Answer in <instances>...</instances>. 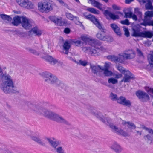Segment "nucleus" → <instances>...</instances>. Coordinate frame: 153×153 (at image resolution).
I'll list each match as a JSON object with an SVG mask.
<instances>
[{"label": "nucleus", "mask_w": 153, "mask_h": 153, "mask_svg": "<svg viewBox=\"0 0 153 153\" xmlns=\"http://www.w3.org/2000/svg\"><path fill=\"white\" fill-rule=\"evenodd\" d=\"M144 16L147 18H151L153 17V11H148L145 13Z\"/></svg>", "instance_id": "36"}, {"label": "nucleus", "mask_w": 153, "mask_h": 153, "mask_svg": "<svg viewBox=\"0 0 153 153\" xmlns=\"http://www.w3.org/2000/svg\"><path fill=\"white\" fill-rule=\"evenodd\" d=\"M139 2L141 5H143L146 2V1L145 0H139Z\"/></svg>", "instance_id": "59"}, {"label": "nucleus", "mask_w": 153, "mask_h": 153, "mask_svg": "<svg viewBox=\"0 0 153 153\" xmlns=\"http://www.w3.org/2000/svg\"><path fill=\"white\" fill-rule=\"evenodd\" d=\"M31 32H33L35 35L40 36L42 33V31L39 29L37 27H35L30 30Z\"/></svg>", "instance_id": "25"}, {"label": "nucleus", "mask_w": 153, "mask_h": 153, "mask_svg": "<svg viewBox=\"0 0 153 153\" xmlns=\"http://www.w3.org/2000/svg\"><path fill=\"white\" fill-rule=\"evenodd\" d=\"M120 23L126 25H129L130 24V23L129 22V20L127 19H126L124 20H122L120 21Z\"/></svg>", "instance_id": "46"}, {"label": "nucleus", "mask_w": 153, "mask_h": 153, "mask_svg": "<svg viewBox=\"0 0 153 153\" xmlns=\"http://www.w3.org/2000/svg\"><path fill=\"white\" fill-rule=\"evenodd\" d=\"M42 75L45 82L53 84L56 86L60 87L62 88H63L64 84L59 80L56 76L53 75L51 73L45 72L43 73Z\"/></svg>", "instance_id": "5"}, {"label": "nucleus", "mask_w": 153, "mask_h": 153, "mask_svg": "<svg viewBox=\"0 0 153 153\" xmlns=\"http://www.w3.org/2000/svg\"><path fill=\"white\" fill-rule=\"evenodd\" d=\"M55 24L59 26H62L64 25V23L62 20V18L61 17H58L56 21L55 22Z\"/></svg>", "instance_id": "33"}, {"label": "nucleus", "mask_w": 153, "mask_h": 153, "mask_svg": "<svg viewBox=\"0 0 153 153\" xmlns=\"http://www.w3.org/2000/svg\"><path fill=\"white\" fill-rule=\"evenodd\" d=\"M58 17L56 16H51L49 17V19L55 23L58 18Z\"/></svg>", "instance_id": "47"}, {"label": "nucleus", "mask_w": 153, "mask_h": 153, "mask_svg": "<svg viewBox=\"0 0 153 153\" xmlns=\"http://www.w3.org/2000/svg\"><path fill=\"white\" fill-rule=\"evenodd\" d=\"M90 1L92 5L95 7L103 11L106 9L105 6L102 4L96 1L95 0H88Z\"/></svg>", "instance_id": "17"}, {"label": "nucleus", "mask_w": 153, "mask_h": 153, "mask_svg": "<svg viewBox=\"0 0 153 153\" xmlns=\"http://www.w3.org/2000/svg\"><path fill=\"white\" fill-rule=\"evenodd\" d=\"M68 59L76 63H77V61L75 60L72 57H68Z\"/></svg>", "instance_id": "61"}, {"label": "nucleus", "mask_w": 153, "mask_h": 153, "mask_svg": "<svg viewBox=\"0 0 153 153\" xmlns=\"http://www.w3.org/2000/svg\"><path fill=\"white\" fill-rule=\"evenodd\" d=\"M136 95L138 97L141 99L143 102H146L149 99L148 95L146 93L140 90L137 91L136 92Z\"/></svg>", "instance_id": "14"}, {"label": "nucleus", "mask_w": 153, "mask_h": 153, "mask_svg": "<svg viewBox=\"0 0 153 153\" xmlns=\"http://www.w3.org/2000/svg\"><path fill=\"white\" fill-rule=\"evenodd\" d=\"M100 30H101L102 32L97 33L96 35L97 38L102 40L107 41L108 37L105 36L104 32V30L102 28Z\"/></svg>", "instance_id": "21"}, {"label": "nucleus", "mask_w": 153, "mask_h": 153, "mask_svg": "<svg viewBox=\"0 0 153 153\" xmlns=\"http://www.w3.org/2000/svg\"><path fill=\"white\" fill-rule=\"evenodd\" d=\"M27 50L30 53L34 54L35 55L38 56L39 55V53L37 52L36 50L30 48H28L27 49Z\"/></svg>", "instance_id": "39"}, {"label": "nucleus", "mask_w": 153, "mask_h": 153, "mask_svg": "<svg viewBox=\"0 0 153 153\" xmlns=\"http://www.w3.org/2000/svg\"><path fill=\"white\" fill-rule=\"evenodd\" d=\"M71 41L70 40H66L63 43V50L65 51L64 53L68 54L69 50L71 46Z\"/></svg>", "instance_id": "19"}, {"label": "nucleus", "mask_w": 153, "mask_h": 153, "mask_svg": "<svg viewBox=\"0 0 153 153\" xmlns=\"http://www.w3.org/2000/svg\"><path fill=\"white\" fill-rule=\"evenodd\" d=\"M117 102L119 104L129 107H130L131 105V103L129 100L126 99L125 97L123 96H120L118 97Z\"/></svg>", "instance_id": "11"}, {"label": "nucleus", "mask_w": 153, "mask_h": 153, "mask_svg": "<svg viewBox=\"0 0 153 153\" xmlns=\"http://www.w3.org/2000/svg\"><path fill=\"white\" fill-rule=\"evenodd\" d=\"M110 148L116 153H120L122 150L120 146L116 142L112 143Z\"/></svg>", "instance_id": "20"}, {"label": "nucleus", "mask_w": 153, "mask_h": 153, "mask_svg": "<svg viewBox=\"0 0 153 153\" xmlns=\"http://www.w3.org/2000/svg\"><path fill=\"white\" fill-rule=\"evenodd\" d=\"M110 97L111 100L113 101H117L118 97L117 94L111 92Z\"/></svg>", "instance_id": "37"}, {"label": "nucleus", "mask_w": 153, "mask_h": 153, "mask_svg": "<svg viewBox=\"0 0 153 153\" xmlns=\"http://www.w3.org/2000/svg\"><path fill=\"white\" fill-rule=\"evenodd\" d=\"M28 107L36 113L39 114H42L45 117L58 122L70 125L69 122L61 116H60L54 112L45 109L38 105L34 104L29 102L28 103Z\"/></svg>", "instance_id": "1"}, {"label": "nucleus", "mask_w": 153, "mask_h": 153, "mask_svg": "<svg viewBox=\"0 0 153 153\" xmlns=\"http://www.w3.org/2000/svg\"><path fill=\"white\" fill-rule=\"evenodd\" d=\"M134 0H125V3L126 4H129Z\"/></svg>", "instance_id": "62"}, {"label": "nucleus", "mask_w": 153, "mask_h": 153, "mask_svg": "<svg viewBox=\"0 0 153 153\" xmlns=\"http://www.w3.org/2000/svg\"><path fill=\"white\" fill-rule=\"evenodd\" d=\"M143 128L147 131L149 133L152 134H153V130L145 126L143 127Z\"/></svg>", "instance_id": "48"}, {"label": "nucleus", "mask_w": 153, "mask_h": 153, "mask_svg": "<svg viewBox=\"0 0 153 153\" xmlns=\"http://www.w3.org/2000/svg\"><path fill=\"white\" fill-rule=\"evenodd\" d=\"M38 9L41 12L47 13L53 9V5L49 1L44 3L39 2L38 4Z\"/></svg>", "instance_id": "8"}, {"label": "nucleus", "mask_w": 153, "mask_h": 153, "mask_svg": "<svg viewBox=\"0 0 153 153\" xmlns=\"http://www.w3.org/2000/svg\"><path fill=\"white\" fill-rule=\"evenodd\" d=\"M55 150L57 153H65L63 148L61 146L58 147Z\"/></svg>", "instance_id": "38"}, {"label": "nucleus", "mask_w": 153, "mask_h": 153, "mask_svg": "<svg viewBox=\"0 0 153 153\" xmlns=\"http://www.w3.org/2000/svg\"><path fill=\"white\" fill-rule=\"evenodd\" d=\"M137 16L138 17V21L139 22H140L142 20V19H143L142 18L143 15L142 13L140 14H139V15H138Z\"/></svg>", "instance_id": "57"}, {"label": "nucleus", "mask_w": 153, "mask_h": 153, "mask_svg": "<svg viewBox=\"0 0 153 153\" xmlns=\"http://www.w3.org/2000/svg\"><path fill=\"white\" fill-rule=\"evenodd\" d=\"M103 14L106 17V19L108 20L111 19L114 20L119 18L118 15H115L108 10H105Z\"/></svg>", "instance_id": "15"}, {"label": "nucleus", "mask_w": 153, "mask_h": 153, "mask_svg": "<svg viewBox=\"0 0 153 153\" xmlns=\"http://www.w3.org/2000/svg\"><path fill=\"white\" fill-rule=\"evenodd\" d=\"M87 10L92 13L95 14H98L100 13V12L98 10L93 8H88L87 9Z\"/></svg>", "instance_id": "32"}, {"label": "nucleus", "mask_w": 153, "mask_h": 153, "mask_svg": "<svg viewBox=\"0 0 153 153\" xmlns=\"http://www.w3.org/2000/svg\"><path fill=\"white\" fill-rule=\"evenodd\" d=\"M71 42L73 43L76 46H78V45L81 44L82 42L81 41L77 40L76 39L72 40H71Z\"/></svg>", "instance_id": "43"}, {"label": "nucleus", "mask_w": 153, "mask_h": 153, "mask_svg": "<svg viewBox=\"0 0 153 153\" xmlns=\"http://www.w3.org/2000/svg\"><path fill=\"white\" fill-rule=\"evenodd\" d=\"M117 68L120 72L124 74V77L121 80V82H128L131 79H134L133 74L129 71H126L124 68L120 65L117 66Z\"/></svg>", "instance_id": "7"}, {"label": "nucleus", "mask_w": 153, "mask_h": 153, "mask_svg": "<svg viewBox=\"0 0 153 153\" xmlns=\"http://www.w3.org/2000/svg\"><path fill=\"white\" fill-rule=\"evenodd\" d=\"M3 82L1 85V88L6 94L15 93L14 89V86L13 82L10 76L8 74H3L2 76Z\"/></svg>", "instance_id": "2"}, {"label": "nucleus", "mask_w": 153, "mask_h": 153, "mask_svg": "<svg viewBox=\"0 0 153 153\" xmlns=\"http://www.w3.org/2000/svg\"><path fill=\"white\" fill-rule=\"evenodd\" d=\"M112 7L113 9L114 10H120L121 9V7L120 6L115 4L112 5Z\"/></svg>", "instance_id": "51"}, {"label": "nucleus", "mask_w": 153, "mask_h": 153, "mask_svg": "<svg viewBox=\"0 0 153 153\" xmlns=\"http://www.w3.org/2000/svg\"><path fill=\"white\" fill-rule=\"evenodd\" d=\"M90 68L92 69V72L95 74L99 76L100 75L102 72V68L99 65H90Z\"/></svg>", "instance_id": "16"}, {"label": "nucleus", "mask_w": 153, "mask_h": 153, "mask_svg": "<svg viewBox=\"0 0 153 153\" xmlns=\"http://www.w3.org/2000/svg\"><path fill=\"white\" fill-rule=\"evenodd\" d=\"M142 13V12L140 11V10L138 8H135L134 9V13L136 14L137 16Z\"/></svg>", "instance_id": "54"}, {"label": "nucleus", "mask_w": 153, "mask_h": 153, "mask_svg": "<svg viewBox=\"0 0 153 153\" xmlns=\"http://www.w3.org/2000/svg\"><path fill=\"white\" fill-rule=\"evenodd\" d=\"M76 63L84 66H86L87 64V62L86 61H83L81 60H79V62H77Z\"/></svg>", "instance_id": "42"}, {"label": "nucleus", "mask_w": 153, "mask_h": 153, "mask_svg": "<svg viewBox=\"0 0 153 153\" xmlns=\"http://www.w3.org/2000/svg\"><path fill=\"white\" fill-rule=\"evenodd\" d=\"M21 24L22 26L26 30L30 29L32 25L31 21L26 16L21 17Z\"/></svg>", "instance_id": "10"}, {"label": "nucleus", "mask_w": 153, "mask_h": 153, "mask_svg": "<svg viewBox=\"0 0 153 153\" xmlns=\"http://www.w3.org/2000/svg\"><path fill=\"white\" fill-rule=\"evenodd\" d=\"M112 29L115 33L117 35L120 36L121 33L120 27L115 24L112 23L110 25Z\"/></svg>", "instance_id": "22"}, {"label": "nucleus", "mask_w": 153, "mask_h": 153, "mask_svg": "<svg viewBox=\"0 0 153 153\" xmlns=\"http://www.w3.org/2000/svg\"><path fill=\"white\" fill-rule=\"evenodd\" d=\"M85 17L86 19L89 20L94 24L99 29L102 28V26L98 20L94 16L90 14L85 15Z\"/></svg>", "instance_id": "13"}, {"label": "nucleus", "mask_w": 153, "mask_h": 153, "mask_svg": "<svg viewBox=\"0 0 153 153\" xmlns=\"http://www.w3.org/2000/svg\"><path fill=\"white\" fill-rule=\"evenodd\" d=\"M148 59L149 61V64L151 67L153 66V51H152L151 54H149L148 56Z\"/></svg>", "instance_id": "29"}, {"label": "nucleus", "mask_w": 153, "mask_h": 153, "mask_svg": "<svg viewBox=\"0 0 153 153\" xmlns=\"http://www.w3.org/2000/svg\"><path fill=\"white\" fill-rule=\"evenodd\" d=\"M91 41V45L92 46L91 47H87L86 50H89V54L91 56H96L99 54L98 51L99 48L98 46L101 45V43L99 41L95 39L90 40Z\"/></svg>", "instance_id": "6"}, {"label": "nucleus", "mask_w": 153, "mask_h": 153, "mask_svg": "<svg viewBox=\"0 0 153 153\" xmlns=\"http://www.w3.org/2000/svg\"><path fill=\"white\" fill-rule=\"evenodd\" d=\"M4 153H12L11 152L7 150H5L4 151Z\"/></svg>", "instance_id": "64"}, {"label": "nucleus", "mask_w": 153, "mask_h": 153, "mask_svg": "<svg viewBox=\"0 0 153 153\" xmlns=\"http://www.w3.org/2000/svg\"><path fill=\"white\" fill-rule=\"evenodd\" d=\"M151 18H147L144 16V18L142 19L143 22L141 23V25L145 26H150Z\"/></svg>", "instance_id": "27"}, {"label": "nucleus", "mask_w": 153, "mask_h": 153, "mask_svg": "<svg viewBox=\"0 0 153 153\" xmlns=\"http://www.w3.org/2000/svg\"><path fill=\"white\" fill-rule=\"evenodd\" d=\"M144 137H146L147 139L149 140H150L151 141V142L150 143V144H151L152 143V142L153 141V139L152 137L149 135L148 134L145 136H144Z\"/></svg>", "instance_id": "50"}, {"label": "nucleus", "mask_w": 153, "mask_h": 153, "mask_svg": "<svg viewBox=\"0 0 153 153\" xmlns=\"http://www.w3.org/2000/svg\"><path fill=\"white\" fill-rule=\"evenodd\" d=\"M124 30L125 32V35L127 37H128L130 36V34L128 28H124Z\"/></svg>", "instance_id": "52"}, {"label": "nucleus", "mask_w": 153, "mask_h": 153, "mask_svg": "<svg viewBox=\"0 0 153 153\" xmlns=\"http://www.w3.org/2000/svg\"><path fill=\"white\" fill-rule=\"evenodd\" d=\"M132 36L135 37H141L143 31L138 25H135L132 27Z\"/></svg>", "instance_id": "12"}, {"label": "nucleus", "mask_w": 153, "mask_h": 153, "mask_svg": "<svg viewBox=\"0 0 153 153\" xmlns=\"http://www.w3.org/2000/svg\"><path fill=\"white\" fill-rule=\"evenodd\" d=\"M108 81L109 83H111L113 84L117 83L118 82V81L117 79L113 77L109 78Z\"/></svg>", "instance_id": "41"}, {"label": "nucleus", "mask_w": 153, "mask_h": 153, "mask_svg": "<svg viewBox=\"0 0 153 153\" xmlns=\"http://www.w3.org/2000/svg\"><path fill=\"white\" fill-rule=\"evenodd\" d=\"M131 18L132 19L134 20L135 21H137L138 20V19L137 18V16L136 15L134 14H133L132 15Z\"/></svg>", "instance_id": "56"}, {"label": "nucleus", "mask_w": 153, "mask_h": 153, "mask_svg": "<svg viewBox=\"0 0 153 153\" xmlns=\"http://www.w3.org/2000/svg\"><path fill=\"white\" fill-rule=\"evenodd\" d=\"M45 59L51 64L53 65L56 64L58 62L57 60L50 56H47L45 57Z\"/></svg>", "instance_id": "24"}, {"label": "nucleus", "mask_w": 153, "mask_h": 153, "mask_svg": "<svg viewBox=\"0 0 153 153\" xmlns=\"http://www.w3.org/2000/svg\"><path fill=\"white\" fill-rule=\"evenodd\" d=\"M137 52L139 56H143V54L141 51L139 49H137Z\"/></svg>", "instance_id": "55"}, {"label": "nucleus", "mask_w": 153, "mask_h": 153, "mask_svg": "<svg viewBox=\"0 0 153 153\" xmlns=\"http://www.w3.org/2000/svg\"><path fill=\"white\" fill-rule=\"evenodd\" d=\"M0 17L4 20H7L8 21H11L12 19L9 16L4 14H0Z\"/></svg>", "instance_id": "31"}, {"label": "nucleus", "mask_w": 153, "mask_h": 153, "mask_svg": "<svg viewBox=\"0 0 153 153\" xmlns=\"http://www.w3.org/2000/svg\"><path fill=\"white\" fill-rule=\"evenodd\" d=\"M104 71V74L105 76H111L112 74V72L110 71H109L108 69H103L102 70V71Z\"/></svg>", "instance_id": "35"}, {"label": "nucleus", "mask_w": 153, "mask_h": 153, "mask_svg": "<svg viewBox=\"0 0 153 153\" xmlns=\"http://www.w3.org/2000/svg\"><path fill=\"white\" fill-rule=\"evenodd\" d=\"M90 112L92 113L94 115L102 122L107 125H109L110 128H111L112 130L114 132L117 133L118 134L122 135L125 136L127 135V133L125 132L123 130L119 129L116 126L110 123L111 119L109 118L104 117L103 116L101 115L100 113L96 114L95 113L92 112L91 111H90Z\"/></svg>", "instance_id": "3"}, {"label": "nucleus", "mask_w": 153, "mask_h": 153, "mask_svg": "<svg viewBox=\"0 0 153 153\" xmlns=\"http://www.w3.org/2000/svg\"><path fill=\"white\" fill-rule=\"evenodd\" d=\"M124 16L125 18H131L132 15V13L131 12H124Z\"/></svg>", "instance_id": "44"}, {"label": "nucleus", "mask_w": 153, "mask_h": 153, "mask_svg": "<svg viewBox=\"0 0 153 153\" xmlns=\"http://www.w3.org/2000/svg\"><path fill=\"white\" fill-rule=\"evenodd\" d=\"M147 91L149 94L153 98V88H148Z\"/></svg>", "instance_id": "53"}, {"label": "nucleus", "mask_w": 153, "mask_h": 153, "mask_svg": "<svg viewBox=\"0 0 153 153\" xmlns=\"http://www.w3.org/2000/svg\"><path fill=\"white\" fill-rule=\"evenodd\" d=\"M128 51L131 52L129 53H124L122 54H119L118 56L109 55L107 56V58L112 61L122 63L126 59H131L135 57V53L132 50H129Z\"/></svg>", "instance_id": "4"}, {"label": "nucleus", "mask_w": 153, "mask_h": 153, "mask_svg": "<svg viewBox=\"0 0 153 153\" xmlns=\"http://www.w3.org/2000/svg\"><path fill=\"white\" fill-rule=\"evenodd\" d=\"M147 3L145 4V8L146 10H153V6L150 0H147Z\"/></svg>", "instance_id": "30"}, {"label": "nucleus", "mask_w": 153, "mask_h": 153, "mask_svg": "<svg viewBox=\"0 0 153 153\" xmlns=\"http://www.w3.org/2000/svg\"><path fill=\"white\" fill-rule=\"evenodd\" d=\"M31 137L33 140L37 142L39 144L42 146H45V143L42 141L39 137L36 136H31Z\"/></svg>", "instance_id": "26"}, {"label": "nucleus", "mask_w": 153, "mask_h": 153, "mask_svg": "<svg viewBox=\"0 0 153 153\" xmlns=\"http://www.w3.org/2000/svg\"><path fill=\"white\" fill-rule=\"evenodd\" d=\"M45 140H47L51 146L55 149L60 144L59 141L56 140L53 138H45Z\"/></svg>", "instance_id": "18"}, {"label": "nucleus", "mask_w": 153, "mask_h": 153, "mask_svg": "<svg viewBox=\"0 0 153 153\" xmlns=\"http://www.w3.org/2000/svg\"><path fill=\"white\" fill-rule=\"evenodd\" d=\"M18 4L21 7L27 9H32L34 7V5L28 0H16Z\"/></svg>", "instance_id": "9"}, {"label": "nucleus", "mask_w": 153, "mask_h": 153, "mask_svg": "<svg viewBox=\"0 0 153 153\" xmlns=\"http://www.w3.org/2000/svg\"><path fill=\"white\" fill-rule=\"evenodd\" d=\"M122 124L123 125H125L126 124H128V127L130 128H132L135 129L136 128V126L134 123H131L129 122H123Z\"/></svg>", "instance_id": "34"}, {"label": "nucleus", "mask_w": 153, "mask_h": 153, "mask_svg": "<svg viewBox=\"0 0 153 153\" xmlns=\"http://www.w3.org/2000/svg\"><path fill=\"white\" fill-rule=\"evenodd\" d=\"M57 0L59 2V3H60L61 4H65V3H64V2L62 1V0Z\"/></svg>", "instance_id": "63"}, {"label": "nucleus", "mask_w": 153, "mask_h": 153, "mask_svg": "<svg viewBox=\"0 0 153 153\" xmlns=\"http://www.w3.org/2000/svg\"><path fill=\"white\" fill-rule=\"evenodd\" d=\"M81 38L82 40L85 42H87L89 40V39L85 36H81Z\"/></svg>", "instance_id": "49"}, {"label": "nucleus", "mask_w": 153, "mask_h": 153, "mask_svg": "<svg viewBox=\"0 0 153 153\" xmlns=\"http://www.w3.org/2000/svg\"><path fill=\"white\" fill-rule=\"evenodd\" d=\"M21 17L17 16L13 18L12 23L15 26H18L21 22Z\"/></svg>", "instance_id": "23"}, {"label": "nucleus", "mask_w": 153, "mask_h": 153, "mask_svg": "<svg viewBox=\"0 0 153 153\" xmlns=\"http://www.w3.org/2000/svg\"><path fill=\"white\" fill-rule=\"evenodd\" d=\"M122 76V74H116L115 78H119L121 77Z\"/></svg>", "instance_id": "60"}, {"label": "nucleus", "mask_w": 153, "mask_h": 153, "mask_svg": "<svg viewBox=\"0 0 153 153\" xmlns=\"http://www.w3.org/2000/svg\"><path fill=\"white\" fill-rule=\"evenodd\" d=\"M111 63L109 62H106L105 64L104 68L102 67V70L103 69H109L110 68Z\"/></svg>", "instance_id": "45"}, {"label": "nucleus", "mask_w": 153, "mask_h": 153, "mask_svg": "<svg viewBox=\"0 0 153 153\" xmlns=\"http://www.w3.org/2000/svg\"><path fill=\"white\" fill-rule=\"evenodd\" d=\"M70 31V29L68 28H66L64 30V32L66 34L69 33Z\"/></svg>", "instance_id": "58"}, {"label": "nucleus", "mask_w": 153, "mask_h": 153, "mask_svg": "<svg viewBox=\"0 0 153 153\" xmlns=\"http://www.w3.org/2000/svg\"><path fill=\"white\" fill-rule=\"evenodd\" d=\"M153 36V34L149 31L143 32L141 37L151 38Z\"/></svg>", "instance_id": "28"}, {"label": "nucleus", "mask_w": 153, "mask_h": 153, "mask_svg": "<svg viewBox=\"0 0 153 153\" xmlns=\"http://www.w3.org/2000/svg\"><path fill=\"white\" fill-rule=\"evenodd\" d=\"M66 17L70 20H73L74 18H76L77 17L74 16L70 13H66Z\"/></svg>", "instance_id": "40"}]
</instances>
